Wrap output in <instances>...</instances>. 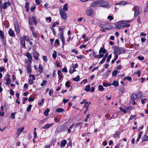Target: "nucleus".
Segmentation results:
<instances>
[{"instance_id":"nucleus-36","label":"nucleus","mask_w":148,"mask_h":148,"mask_svg":"<svg viewBox=\"0 0 148 148\" xmlns=\"http://www.w3.org/2000/svg\"><path fill=\"white\" fill-rule=\"evenodd\" d=\"M16 114V112L12 113L11 114L10 118L12 119H14L15 118V115Z\"/></svg>"},{"instance_id":"nucleus-7","label":"nucleus","mask_w":148,"mask_h":148,"mask_svg":"<svg viewBox=\"0 0 148 148\" xmlns=\"http://www.w3.org/2000/svg\"><path fill=\"white\" fill-rule=\"evenodd\" d=\"M14 27L15 28V31L16 32V34H18L20 32V30L18 22H15L14 23Z\"/></svg>"},{"instance_id":"nucleus-32","label":"nucleus","mask_w":148,"mask_h":148,"mask_svg":"<svg viewBox=\"0 0 148 148\" xmlns=\"http://www.w3.org/2000/svg\"><path fill=\"white\" fill-rule=\"evenodd\" d=\"M112 84L115 87L118 86L119 85L118 82L117 81H113Z\"/></svg>"},{"instance_id":"nucleus-4","label":"nucleus","mask_w":148,"mask_h":148,"mask_svg":"<svg viewBox=\"0 0 148 148\" xmlns=\"http://www.w3.org/2000/svg\"><path fill=\"white\" fill-rule=\"evenodd\" d=\"M60 14L62 18L64 20H66L67 19V16L66 12L62 9L59 10Z\"/></svg>"},{"instance_id":"nucleus-51","label":"nucleus","mask_w":148,"mask_h":148,"mask_svg":"<svg viewBox=\"0 0 148 148\" xmlns=\"http://www.w3.org/2000/svg\"><path fill=\"white\" fill-rule=\"evenodd\" d=\"M138 98H141L143 96V94L142 93V92H139L138 93Z\"/></svg>"},{"instance_id":"nucleus-43","label":"nucleus","mask_w":148,"mask_h":148,"mask_svg":"<svg viewBox=\"0 0 148 148\" xmlns=\"http://www.w3.org/2000/svg\"><path fill=\"white\" fill-rule=\"evenodd\" d=\"M47 82V80H45L43 81L40 84L41 86H43L45 85Z\"/></svg>"},{"instance_id":"nucleus-56","label":"nucleus","mask_w":148,"mask_h":148,"mask_svg":"<svg viewBox=\"0 0 148 148\" xmlns=\"http://www.w3.org/2000/svg\"><path fill=\"white\" fill-rule=\"evenodd\" d=\"M62 71L65 73H67L68 71L66 67V66L63 68L62 69Z\"/></svg>"},{"instance_id":"nucleus-63","label":"nucleus","mask_w":148,"mask_h":148,"mask_svg":"<svg viewBox=\"0 0 148 148\" xmlns=\"http://www.w3.org/2000/svg\"><path fill=\"white\" fill-rule=\"evenodd\" d=\"M43 60L45 62H47V57L46 56H44L43 57Z\"/></svg>"},{"instance_id":"nucleus-20","label":"nucleus","mask_w":148,"mask_h":148,"mask_svg":"<svg viewBox=\"0 0 148 148\" xmlns=\"http://www.w3.org/2000/svg\"><path fill=\"white\" fill-rule=\"evenodd\" d=\"M106 50L103 47H101L99 51V53H102L103 54L106 53Z\"/></svg>"},{"instance_id":"nucleus-17","label":"nucleus","mask_w":148,"mask_h":148,"mask_svg":"<svg viewBox=\"0 0 148 148\" xmlns=\"http://www.w3.org/2000/svg\"><path fill=\"white\" fill-rule=\"evenodd\" d=\"M123 27H129L130 26V25L129 24H127L125 21H122Z\"/></svg>"},{"instance_id":"nucleus-21","label":"nucleus","mask_w":148,"mask_h":148,"mask_svg":"<svg viewBox=\"0 0 148 148\" xmlns=\"http://www.w3.org/2000/svg\"><path fill=\"white\" fill-rule=\"evenodd\" d=\"M58 77L59 80H60L62 78L63 76L62 74L61 73V71L60 70H58Z\"/></svg>"},{"instance_id":"nucleus-64","label":"nucleus","mask_w":148,"mask_h":148,"mask_svg":"<svg viewBox=\"0 0 148 148\" xmlns=\"http://www.w3.org/2000/svg\"><path fill=\"white\" fill-rule=\"evenodd\" d=\"M53 93V90L52 89H51L50 90L49 92V95L50 96H51V95Z\"/></svg>"},{"instance_id":"nucleus-40","label":"nucleus","mask_w":148,"mask_h":148,"mask_svg":"<svg viewBox=\"0 0 148 148\" xmlns=\"http://www.w3.org/2000/svg\"><path fill=\"white\" fill-rule=\"evenodd\" d=\"M85 90L87 92H89L90 90V86L89 85H87L86 86Z\"/></svg>"},{"instance_id":"nucleus-48","label":"nucleus","mask_w":148,"mask_h":148,"mask_svg":"<svg viewBox=\"0 0 148 148\" xmlns=\"http://www.w3.org/2000/svg\"><path fill=\"white\" fill-rule=\"evenodd\" d=\"M32 33L33 36L35 38H37V34L36 32H32Z\"/></svg>"},{"instance_id":"nucleus-59","label":"nucleus","mask_w":148,"mask_h":148,"mask_svg":"<svg viewBox=\"0 0 148 148\" xmlns=\"http://www.w3.org/2000/svg\"><path fill=\"white\" fill-rule=\"evenodd\" d=\"M90 116V114H88L86 116V118L84 120V121L85 122H86L87 121L88 119L89 118Z\"/></svg>"},{"instance_id":"nucleus-28","label":"nucleus","mask_w":148,"mask_h":148,"mask_svg":"<svg viewBox=\"0 0 148 148\" xmlns=\"http://www.w3.org/2000/svg\"><path fill=\"white\" fill-rule=\"evenodd\" d=\"M128 4V3L126 1H122L120 2H119L118 3V5H126V4Z\"/></svg>"},{"instance_id":"nucleus-39","label":"nucleus","mask_w":148,"mask_h":148,"mask_svg":"<svg viewBox=\"0 0 148 148\" xmlns=\"http://www.w3.org/2000/svg\"><path fill=\"white\" fill-rule=\"evenodd\" d=\"M80 77L79 75H77L76 77L73 79V80L76 82H78L79 81Z\"/></svg>"},{"instance_id":"nucleus-29","label":"nucleus","mask_w":148,"mask_h":148,"mask_svg":"<svg viewBox=\"0 0 148 148\" xmlns=\"http://www.w3.org/2000/svg\"><path fill=\"white\" fill-rule=\"evenodd\" d=\"M68 5L67 3H66L65 4L63 7V11H67L68 10Z\"/></svg>"},{"instance_id":"nucleus-41","label":"nucleus","mask_w":148,"mask_h":148,"mask_svg":"<svg viewBox=\"0 0 148 148\" xmlns=\"http://www.w3.org/2000/svg\"><path fill=\"white\" fill-rule=\"evenodd\" d=\"M125 88L124 86L121 87L119 89V91L121 92L122 93H124L125 92L124 91Z\"/></svg>"},{"instance_id":"nucleus-60","label":"nucleus","mask_w":148,"mask_h":148,"mask_svg":"<svg viewBox=\"0 0 148 148\" xmlns=\"http://www.w3.org/2000/svg\"><path fill=\"white\" fill-rule=\"evenodd\" d=\"M140 17L139 16H138L137 21L138 22V23L139 24L141 23V22L140 21Z\"/></svg>"},{"instance_id":"nucleus-8","label":"nucleus","mask_w":148,"mask_h":148,"mask_svg":"<svg viewBox=\"0 0 148 148\" xmlns=\"http://www.w3.org/2000/svg\"><path fill=\"white\" fill-rule=\"evenodd\" d=\"M93 11L91 8L87 9L85 10V13L87 16H91L93 14Z\"/></svg>"},{"instance_id":"nucleus-62","label":"nucleus","mask_w":148,"mask_h":148,"mask_svg":"<svg viewBox=\"0 0 148 148\" xmlns=\"http://www.w3.org/2000/svg\"><path fill=\"white\" fill-rule=\"evenodd\" d=\"M107 18L109 19L110 21H112L113 19V18L111 16H108Z\"/></svg>"},{"instance_id":"nucleus-46","label":"nucleus","mask_w":148,"mask_h":148,"mask_svg":"<svg viewBox=\"0 0 148 148\" xmlns=\"http://www.w3.org/2000/svg\"><path fill=\"white\" fill-rule=\"evenodd\" d=\"M70 82L69 81H67L65 83V86H66L67 88H69L70 86Z\"/></svg>"},{"instance_id":"nucleus-23","label":"nucleus","mask_w":148,"mask_h":148,"mask_svg":"<svg viewBox=\"0 0 148 148\" xmlns=\"http://www.w3.org/2000/svg\"><path fill=\"white\" fill-rule=\"evenodd\" d=\"M0 37L2 39V40L3 41V40L5 38L4 34L3 32L1 30H0Z\"/></svg>"},{"instance_id":"nucleus-3","label":"nucleus","mask_w":148,"mask_h":148,"mask_svg":"<svg viewBox=\"0 0 148 148\" xmlns=\"http://www.w3.org/2000/svg\"><path fill=\"white\" fill-rule=\"evenodd\" d=\"M5 77L4 79V81H6L5 84L6 85H9L11 82V79L10 78V74L7 73L5 75Z\"/></svg>"},{"instance_id":"nucleus-31","label":"nucleus","mask_w":148,"mask_h":148,"mask_svg":"<svg viewBox=\"0 0 148 148\" xmlns=\"http://www.w3.org/2000/svg\"><path fill=\"white\" fill-rule=\"evenodd\" d=\"M38 70L40 73H41L42 72L43 68L40 64L38 66Z\"/></svg>"},{"instance_id":"nucleus-14","label":"nucleus","mask_w":148,"mask_h":148,"mask_svg":"<svg viewBox=\"0 0 148 148\" xmlns=\"http://www.w3.org/2000/svg\"><path fill=\"white\" fill-rule=\"evenodd\" d=\"M53 125V123H51L50 124L47 123L44 126L42 127V129H48L51 127H52Z\"/></svg>"},{"instance_id":"nucleus-27","label":"nucleus","mask_w":148,"mask_h":148,"mask_svg":"<svg viewBox=\"0 0 148 148\" xmlns=\"http://www.w3.org/2000/svg\"><path fill=\"white\" fill-rule=\"evenodd\" d=\"M120 134V133L117 131H116L115 133V134H114L113 136L114 138H117V137H119V135Z\"/></svg>"},{"instance_id":"nucleus-25","label":"nucleus","mask_w":148,"mask_h":148,"mask_svg":"<svg viewBox=\"0 0 148 148\" xmlns=\"http://www.w3.org/2000/svg\"><path fill=\"white\" fill-rule=\"evenodd\" d=\"M142 141L143 142L148 140V137L146 135H145L142 138Z\"/></svg>"},{"instance_id":"nucleus-18","label":"nucleus","mask_w":148,"mask_h":148,"mask_svg":"<svg viewBox=\"0 0 148 148\" xmlns=\"http://www.w3.org/2000/svg\"><path fill=\"white\" fill-rule=\"evenodd\" d=\"M126 53V51L125 49V48L121 49V48H119V51L118 54L120 55L121 53Z\"/></svg>"},{"instance_id":"nucleus-10","label":"nucleus","mask_w":148,"mask_h":148,"mask_svg":"<svg viewBox=\"0 0 148 148\" xmlns=\"http://www.w3.org/2000/svg\"><path fill=\"white\" fill-rule=\"evenodd\" d=\"M33 55L34 58L36 60H38L39 59V54L36 51H34L33 53Z\"/></svg>"},{"instance_id":"nucleus-19","label":"nucleus","mask_w":148,"mask_h":148,"mask_svg":"<svg viewBox=\"0 0 148 148\" xmlns=\"http://www.w3.org/2000/svg\"><path fill=\"white\" fill-rule=\"evenodd\" d=\"M66 143L67 142L66 140L65 139L63 140L61 142L60 144L61 147L62 148L64 147L65 146Z\"/></svg>"},{"instance_id":"nucleus-26","label":"nucleus","mask_w":148,"mask_h":148,"mask_svg":"<svg viewBox=\"0 0 148 148\" xmlns=\"http://www.w3.org/2000/svg\"><path fill=\"white\" fill-rule=\"evenodd\" d=\"M115 48L114 52V54H118L119 51V48L118 47L115 46Z\"/></svg>"},{"instance_id":"nucleus-11","label":"nucleus","mask_w":148,"mask_h":148,"mask_svg":"<svg viewBox=\"0 0 148 148\" xmlns=\"http://www.w3.org/2000/svg\"><path fill=\"white\" fill-rule=\"evenodd\" d=\"M31 63L28 64L27 66V73L29 74H30L32 72L31 68Z\"/></svg>"},{"instance_id":"nucleus-15","label":"nucleus","mask_w":148,"mask_h":148,"mask_svg":"<svg viewBox=\"0 0 148 148\" xmlns=\"http://www.w3.org/2000/svg\"><path fill=\"white\" fill-rule=\"evenodd\" d=\"M138 95L137 94L133 93L131 97V99L133 101L135 100L138 98Z\"/></svg>"},{"instance_id":"nucleus-52","label":"nucleus","mask_w":148,"mask_h":148,"mask_svg":"<svg viewBox=\"0 0 148 148\" xmlns=\"http://www.w3.org/2000/svg\"><path fill=\"white\" fill-rule=\"evenodd\" d=\"M111 58H112V55L110 54L108 56L107 58V60H106L107 62H109L110 60V59Z\"/></svg>"},{"instance_id":"nucleus-37","label":"nucleus","mask_w":148,"mask_h":148,"mask_svg":"<svg viewBox=\"0 0 148 148\" xmlns=\"http://www.w3.org/2000/svg\"><path fill=\"white\" fill-rule=\"evenodd\" d=\"M98 90L99 91H102L104 90V88L101 85H100L98 86Z\"/></svg>"},{"instance_id":"nucleus-47","label":"nucleus","mask_w":148,"mask_h":148,"mask_svg":"<svg viewBox=\"0 0 148 148\" xmlns=\"http://www.w3.org/2000/svg\"><path fill=\"white\" fill-rule=\"evenodd\" d=\"M32 105L31 104L29 105L28 106V107L27 108V109L26 111L27 112H29L30 111V110H31V108L32 107Z\"/></svg>"},{"instance_id":"nucleus-6","label":"nucleus","mask_w":148,"mask_h":148,"mask_svg":"<svg viewBox=\"0 0 148 148\" xmlns=\"http://www.w3.org/2000/svg\"><path fill=\"white\" fill-rule=\"evenodd\" d=\"M134 16L136 17L140 14V12L139 11V8L138 6H135L134 7Z\"/></svg>"},{"instance_id":"nucleus-55","label":"nucleus","mask_w":148,"mask_h":148,"mask_svg":"<svg viewBox=\"0 0 148 148\" xmlns=\"http://www.w3.org/2000/svg\"><path fill=\"white\" fill-rule=\"evenodd\" d=\"M106 58H105L103 57L101 60L100 61V62H99V64H102L104 62H105V61L106 60Z\"/></svg>"},{"instance_id":"nucleus-61","label":"nucleus","mask_w":148,"mask_h":148,"mask_svg":"<svg viewBox=\"0 0 148 148\" xmlns=\"http://www.w3.org/2000/svg\"><path fill=\"white\" fill-rule=\"evenodd\" d=\"M10 94L12 95H14V92L12 89L10 90Z\"/></svg>"},{"instance_id":"nucleus-53","label":"nucleus","mask_w":148,"mask_h":148,"mask_svg":"<svg viewBox=\"0 0 148 148\" xmlns=\"http://www.w3.org/2000/svg\"><path fill=\"white\" fill-rule=\"evenodd\" d=\"M44 99L42 98V100H41V102H39L38 103L39 105L40 106L42 105L43 103H44Z\"/></svg>"},{"instance_id":"nucleus-9","label":"nucleus","mask_w":148,"mask_h":148,"mask_svg":"<svg viewBox=\"0 0 148 148\" xmlns=\"http://www.w3.org/2000/svg\"><path fill=\"white\" fill-rule=\"evenodd\" d=\"M116 27L120 29L123 27V24H122V21H119L117 22L115 25Z\"/></svg>"},{"instance_id":"nucleus-35","label":"nucleus","mask_w":148,"mask_h":148,"mask_svg":"<svg viewBox=\"0 0 148 148\" xmlns=\"http://www.w3.org/2000/svg\"><path fill=\"white\" fill-rule=\"evenodd\" d=\"M64 111V109L61 108H58L56 110V112H63Z\"/></svg>"},{"instance_id":"nucleus-12","label":"nucleus","mask_w":148,"mask_h":148,"mask_svg":"<svg viewBox=\"0 0 148 148\" xmlns=\"http://www.w3.org/2000/svg\"><path fill=\"white\" fill-rule=\"evenodd\" d=\"M20 43L22 47L25 49H26L27 48L25 46V41L21 38H20Z\"/></svg>"},{"instance_id":"nucleus-22","label":"nucleus","mask_w":148,"mask_h":148,"mask_svg":"<svg viewBox=\"0 0 148 148\" xmlns=\"http://www.w3.org/2000/svg\"><path fill=\"white\" fill-rule=\"evenodd\" d=\"M21 38L23 39L24 41H29V36H27L24 35Z\"/></svg>"},{"instance_id":"nucleus-2","label":"nucleus","mask_w":148,"mask_h":148,"mask_svg":"<svg viewBox=\"0 0 148 148\" xmlns=\"http://www.w3.org/2000/svg\"><path fill=\"white\" fill-rule=\"evenodd\" d=\"M33 21L35 25H36L38 23L36 17L34 15H32L31 18L30 17H29V23L30 25H33Z\"/></svg>"},{"instance_id":"nucleus-1","label":"nucleus","mask_w":148,"mask_h":148,"mask_svg":"<svg viewBox=\"0 0 148 148\" xmlns=\"http://www.w3.org/2000/svg\"><path fill=\"white\" fill-rule=\"evenodd\" d=\"M108 6V4L106 1L102 0H97L93 2L92 3L91 6L93 7H101L106 8Z\"/></svg>"},{"instance_id":"nucleus-33","label":"nucleus","mask_w":148,"mask_h":148,"mask_svg":"<svg viewBox=\"0 0 148 148\" xmlns=\"http://www.w3.org/2000/svg\"><path fill=\"white\" fill-rule=\"evenodd\" d=\"M100 54L98 55L95 56V58H100L103 57L104 56V55L103 54L100 53Z\"/></svg>"},{"instance_id":"nucleus-38","label":"nucleus","mask_w":148,"mask_h":148,"mask_svg":"<svg viewBox=\"0 0 148 148\" xmlns=\"http://www.w3.org/2000/svg\"><path fill=\"white\" fill-rule=\"evenodd\" d=\"M118 71L117 70H115L112 72V76L113 77L116 76L117 74Z\"/></svg>"},{"instance_id":"nucleus-24","label":"nucleus","mask_w":148,"mask_h":148,"mask_svg":"<svg viewBox=\"0 0 148 148\" xmlns=\"http://www.w3.org/2000/svg\"><path fill=\"white\" fill-rule=\"evenodd\" d=\"M24 128V127H22L21 128H19L18 130L17 134H18V136H19V134L23 132Z\"/></svg>"},{"instance_id":"nucleus-44","label":"nucleus","mask_w":148,"mask_h":148,"mask_svg":"<svg viewBox=\"0 0 148 148\" xmlns=\"http://www.w3.org/2000/svg\"><path fill=\"white\" fill-rule=\"evenodd\" d=\"M35 99V98L34 97H32V96H30L28 99V101L29 102L33 101Z\"/></svg>"},{"instance_id":"nucleus-54","label":"nucleus","mask_w":148,"mask_h":148,"mask_svg":"<svg viewBox=\"0 0 148 148\" xmlns=\"http://www.w3.org/2000/svg\"><path fill=\"white\" fill-rule=\"evenodd\" d=\"M138 59L139 60L142 61L144 59V58L143 56L141 57L140 56H139L138 57Z\"/></svg>"},{"instance_id":"nucleus-34","label":"nucleus","mask_w":148,"mask_h":148,"mask_svg":"<svg viewBox=\"0 0 148 148\" xmlns=\"http://www.w3.org/2000/svg\"><path fill=\"white\" fill-rule=\"evenodd\" d=\"M142 133H143V132L142 131H141L138 134V137L136 140V142H138L139 140L141 137L142 134Z\"/></svg>"},{"instance_id":"nucleus-13","label":"nucleus","mask_w":148,"mask_h":148,"mask_svg":"<svg viewBox=\"0 0 148 148\" xmlns=\"http://www.w3.org/2000/svg\"><path fill=\"white\" fill-rule=\"evenodd\" d=\"M8 33L9 35L11 37H15V35L14 34V32L11 28L9 29L8 32Z\"/></svg>"},{"instance_id":"nucleus-49","label":"nucleus","mask_w":148,"mask_h":148,"mask_svg":"<svg viewBox=\"0 0 148 148\" xmlns=\"http://www.w3.org/2000/svg\"><path fill=\"white\" fill-rule=\"evenodd\" d=\"M119 109L121 111L123 112L125 114L127 113V111L125 110L123 108L121 107L119 108Z\"/></svg>"},{"instance_id":"nucleus-57","label":"nucleus","mask_w":148,"mask_h":148,"mask_svg":"<svg viewBox=\"0 0 148 148\" xmlns=\"http://www.w3.org/2000/svg\"><path fill=\"white\" fill-rule=\"evenodd\" d=\"M82 124V123H76L74 125V126H75V128L79 126L80 125Z\"/></svg>"},{"instance_id":"nucleus-58","label":"nucleus","mask_w":148,"mask_h":148,"mask_svg":"<svg viewBox=\"0 0 148 148\" xmlns=\"http://www.w3.org/2000/svg\"><path fill=\"white\" fill-rule=\"evenodd\" d=\"M33 83V80L31 78H30L29 79V84L30 85L32 84Z\"/></svg>"},{"instance_id":"nucleus-45","label":"nucleus","mask_w":148,"mask_h":148,"mask_svg":"<svg viewBox=\"0 0 148 148\" xmlns=\"http://www.w3.org/2000/svg\"><path fill=\"white\" fill-rule=\"evenodd\" d=\"M56 51H54L53 53L52 54V57L54 59H55L56 58Z\"/></svg>"},{"instance_id":"nucleus-30","label":"nucleus","mask_w":148,"mask_h":148,"mask_svg":"<svg viewBox=\"0 0 148 148\" xmlns=\"http://www.w3.org/2000/svg\"><path fill=\"white\" fill-rule=\"evenodd\" d=\"M49 109L47 108L44 112V114L45 116H47L49 115Z\"/></svg>"},{"instance_id":"nucleus-50","label":"nucleus","mask_w":148,"mask_h":148,"mask_svg":"<svg viewBox=\"0 0 148 148\" xmlns=\"http://www.w3.org/2000/svg\"><path fill=\"white\" fill-rule=\"evenodd\" d=\"M7 4L6 2H5L3 3V8L4 9H5L7 8Z\"/></svg>"},{"instance_id":"nucleus-42","label":"nucleus","mask_w":148,"mask_h":148,"mask_svg":"<svg viewBox=\"0 0 148 148\" xmlns=\"http://www.w3.org/2000/svg\"><path fill=\"white\" fill-rule=\"evenodd\" d=\"M48 119L47 118H44L42 120H41L40 121V123L41 124H42L44 122L47 121Z\"/></svg>"},{"instance_id":"nucleus-16","label":"nucleus","mask_w":148,"mask_h":148,"mask_svg":"<svg viewBox=\"0 0 148 148\" xmlns=\"http://www.w3.org/2000/svg\"><path fill=\"white\" fill-rule=\"evenodd\" d=\"M26 56L27 57L29 60V61L30 63H32V55L29 52H27L26 54Z\"/></svg>"},{"instance_id":"nucleus-5","label":"nucleus","mask_w":148,"mask_h":148,"mask_svg":"<svg viewBox=\"0 0 148 148\" xmlns=\"http://www.w3.org/2000/svg\"><path fill=\"white\" fill-rule=\"evenodd\" d=\"M64 32H63L62 31L61 32L60 34V36L61 40L62 41V48H64V46L65 45V40L64 39Z\"/></svg>"}]
</instances>
